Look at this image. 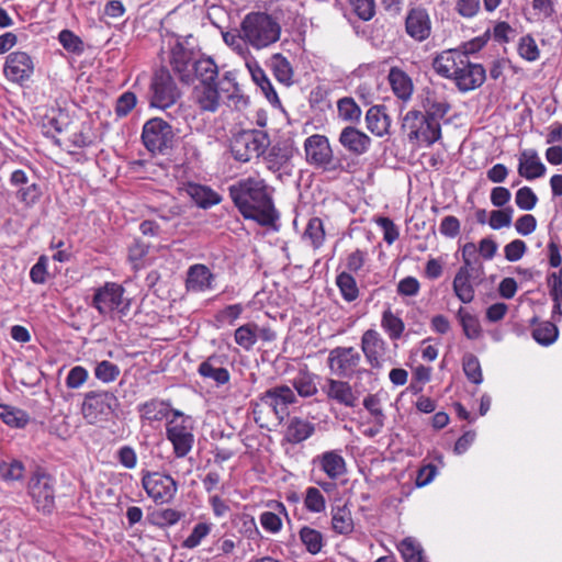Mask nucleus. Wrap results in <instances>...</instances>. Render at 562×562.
<instances>
[{
  "label": "nucleus",
  "mask_w": 562,
  "mask_h": 562,
  "mask_svg": "<svg viewBox=\"0 0 562 562\" xmlns=\"http://www.w3.org/2000/svg\"><path fill=\"white\" fill-rule=\"evenodd\" d=\"M10 183L16 188L18 201L26 207L35 205L43 194L40 184L30 182L26 172L22 169H16L11 173Z\"/></svg>",
  "instance_id": "4be33fe9"
},
{
  "label": "nucleus",
  "mask_w": 562,
  "mask_h": 562,
  "mask_svg": "<svg viewBox=\"0 0 562 562\" xmlns=\"http://www.w3.org/2000/svg\"><path fill=\"white\" fill-rule=\"evenodd\" d=\"M225 362L224 356L213 353L199 364L196 371L204 380H211L217 386L225 385L231 380V373L225 367Z\"/></svg>",
  "instance_id": "b1692460"
},
{
  "label": "nucleus",
  "mask_w": 562,
  "mask_h": 562,
  "mask_svg": "<svg viewBox=\"0 0 562 562\" xmlns=\"http://www.w3.org/2000/svg\"><path fill=\"white\" fill-rule=\"evenodd\" d=\"M397 550L405 562H424L423 549L412 537L404 538L397 544Z\"/></svg>",
  "instance_id": "5fc2aeb1"
},
{
  "label": "nucleus",
  "mask_w": 562,
  "mask_h": 562,
  "mask_svg": "<svg viewBox=\"0 0 562 562\" xmlns=\"http://www.w3.org/2000/svg\"><path fill=\"white\" fill-rule=\"evenodd\" d=\"M381 328L391 341L400 340L405 334V323L398 312L390 306L381 314Z\"/></svg>",
  "instance_id": "72a5a7b5"
},
{
  "label": "nucleus",
  "mask_w": 562,
  "mask_h": 562,
  "mask_svg": "<svg viewBox=\"0 0 562 562\" xmlns=\"http://www.w3.org/2000/svg\"><path fill=\"white\" fill-rule=\"evenodd\" d=\"M304 153L306 162L316 168H322L328 172H346L355 171L356 162L348 160L342 162V158L335 159L329 139L325 135L313 134L304 140Z\"/></svg>",
  "instance_id": "423d86ee"
},
{
  "label": "nucleus",
  "mask_w": 562,
  "mask_h": 562,
  "mask_svg": "<svg viewBox=\"0 0 562 562\" xmlns=\"http://www.w3.org/2000/svg\"><path fill=\"white\" fill-rule=\"evenodd\" d=\"M124 292L125 290L121 284L105 282L94 290L91 306L102 316L126 315L130 302L124 297Z\"/></svg>",
  "instance_id": "9d476101"
},
{
  "label": "nucleus",
  "mask_w": 562,
  "mask_h": 562,
  "mask_svg": "<svg viewBox=\"0 0 562 562\" xmlns=\"http://www.w3.org/2000/svg\"><path fill=\"white\" fill-rule=\"evenodd\" d=\"M60 45L69 53L81 54L85 49L83 41L70 30H61L58 34Z\"/></svg>",
  "instance_id": "680f3d73"
},
{
  "label": "nucleus",
  "mask_w": 562,
  "mask_h": 562,
  "mask_svg": "<svg viewBox=\"0 0 562 562\" xmlns=\"http://www.w3.org/2000/svg\"><path fill=\"white\" fill-rule=\"evenodd\" d=\"M35 72V60L26 52L14 50L8 54L3 64L4 78L16 86L24 87Z\"/></svg>",
  "instance_id": "4468645a"
},
{
  "label": "nucleus",
  "mask_w": 562,
  "mask_h": 562,
  "mask_svg": "<svg viewBox=\"0 0 562 562\" xmlns=\"http://www.w3.org/2000/svg\"><path fill=\"white\" fill-rule=\"evenodd\" d=\"M0 464V479L4 482L19 481L23 479L25 468L21 461L13 460L10 463L1 461Z\"/></svg>",
  "instance_id": "0e129e2a"
},
{
  "label": "nucleus",
  "mask_w": 562,
  "mask_h": 562,
  "mask_svg": "<svg viewBox=\"0 0 562 562\" xmlns=\"http://www.w3.org/2000/svg\"><path fill=\"white\" fill-rule=\"evenodd\" d=\"M182 517L183 514L177 509L162 508L151 514V521L160 528H166L178 524Z\"/></svg>",
  "instance_id": "bf43d9fd"
},
{
  "label": "nucleus",
  "mask_w": 562,
  "mask_h": 562,
  "mask_svg": "<svg viewBox=\"0 0 562 562\" xmlns=\"http://www.w3.org/2000/svg\"><path fill=\"white\" fill-rule=\"evenodd\" d=\"M363 407L368 411L369 415L373 417V424L376 426L370 434L381 432L385 424V414L381 406V400L378 394H369L363 398Z\"/></svg>",
  "instance_id": "8fccbe9b"
},
{
  "label": "nucleus",
  "mask_w": 562,
  "mask_h": 562,
  "mask_svg": "<svg viewBox=\"0 0 562 562\" xmlns=\"http://www.w3.org/2000/svg\"><path fill=\"white\" fill-rule=\"evenodd\" d=\"M221 93L227 99L239 97L240 88L235 71H225L218 83L195 85L192 89L191 100L201 113H215L221 106Z\"/></svg>",
  "instance_id": "20e7f679"
},
{
  "label": "nucleus",
  "mask_w": 562,
  "mask_h": 562,
  "mask_svg": "<svg viewBox=\"0 0 562 562\" xmlns=\"http://www.w3.org/2000/svg\"><path fill=\"white\" fill-rule=\"evenodd\" d=\"M319 465L325 474L336 480L347 472L346 461L337 450L325 451L319 456Z\"/></svg>",
  "instance_id": "f704fd0d"
},
{
  "label": "nucleus",
  "mask_w": 562,
  "mask_h": 562,
  "mask_svg": "<svg viewBox=\"0 0 562 562\" xmlns=\"http://www.w3.org/2000/svg\"><path fill=\"white\" fill-rule=\"evenodd\" d=\"M532 338L542 346L552 345L559 336L557 325L549 321L538 322L535 317L531 321Z\"/></svg>",
  "instance_id": "58836bf2"
},
{
  "label": "nucleus",
  "mask_w": 562,
  "mask_h": 562,
  "mask_svg": "<svg viewBox=\"0 0 562 562\" xmlns=\"http://www.w3.org/2000/svg\"><path fill=\"white\" fill-rule=\"evenodd\" d=\"M361 355L353 347H336L329 351L327 364L331 373L338 378L359 376L370 373L367 369L359 368Z\"/></svg>",
  "instance_id": "f8f14e48"
},
{
  "label": "nucleus",
  "mask_w": 562,
  "mask_h": 562,
  "mask_svg": "<svg viewBox=\"0 0 562 562\" xmlns=\"http://www.w3.org/2000/svg\"><path fill=\"white\" fill-rule=\"evenodd\" d=\"M304 508L308 513L321 514L326 509V499L323 493L314 486H308L304 495Z\"/></svg>",
  "instance_id": "864d4df0"
},
{
  "label": "nucleus",
  "mask_w": 562,
  "mask_h": 562,
  "mask_svg": "<svg viewBox=\"0 0 562 562\" xmlns=\"http://www.w3.org/2000/svg\"><path fill=\"white\" fill-rule=\"evenodd\" d=\"M336 284L341 296L347 302H352L359 296L356 279L349 272H341L336 278Z\"/></svg>",
  "instance_id": "3c124183"
},
{
  "label": "nucleus",
  "mask_w": 562,
  "mask_h": 562,
  "mask_svg": "<svg viewBox=\"0 0 562 562\" xmlns=\"http://www.w3.org/2000/svg\"><path fill=\"white\" fill-rule=\"evenodd\" d=\"M193 77L199 81L196 85L218 83L221 79L218 67L211 57H203L194 61L192 68Z\"/></svg>",
  "instance_id": "473e14b6"
},
{
  "label": "nucleus",
  "mask_w": 562,
  "mask_h": 562,
  "mask_svg": "<svg viewBox=\"0 0 562 562\" xmlns=\"http://www.w3.org/2000/svg\"><path fill=\"white\" fill-rule=\"evenodd\" d=\"M269 66L274 78L280 83H283L285 86H290L292 83L293 69L286 57H284L280 53L273 54L270 58Z\"/></svg>",
  "instance_id": "79ce46f5"
},
{
  "label": "nucleus",
  "mask_w": 562,
  "mask_h": 562,
  "mask_svg": "<svg viewBox=\"0 0 562 562\" xmlns=\"http://www.w3.org/2000/svg\"><path fill=\"white\" fill-rule=\"evenodd\" d=\"M517 52L518 55L527 61H536L540 57V49L536 40L530 34L520 37Z\"/></svg>",
  "instance_id": "052dcab7"
},
{
  "label": "nucleus",
  "mask_w": 562,
  "mask_h": 562,
  "mask_svg": "<svg viewBox=\"0 0 562 562\" xmlns=\"http://www.w3.org/2000/svg\"><path fill=\"white\" fill-rule=\"evenodd\" d=\"M423 113L438 123H440V120L450 111V104L445 99L437 97L434 92H427L423 100Z\"/></svg>",
  "instance_id": "ea45409f"
},
{
  "label": "nucleus",
  "mask_w": 562,
  "mask_h": 562,
  "mask_svg": "<svg viewBox=\"0 0 562 562\" xmlns=\"http://www.w3.org/2000/svg\"><path fill=\"white\" fill-rule=\"evenodd\" d=\"M515 202L520 210L530 211L536 206L538 196L531 188L522 187L517 190Z\"/></svg>",
  "instance_id": "338daca9"
},
{
  "label": "nucleus",
  "mask_w": 562,
  "mask_h": 562,
  "mask_svg": "<svg viewBox=\"0 0 562 562\" xmlns=\"http://www.w3.org/2000/svg\"><path fill=\"white\" fill-rule=\"evenodd\" d=\"M325 238L323 221L316 216L310 218L303 233V239L308 240L313 249L317 250L324 245Z\"/></svg>",
  "instance_id": "a18cd8bd"
},
{
  "label": "nucleus",
  "mask_w": 562,
  "mask_h": 562,
  "mask_svg": "<svg viewBox=\"0 0 562 562\" xmlns=\"http://www.w3.org/2000/svg\"><path fill=\"white\" fill-rule=\"evenodd\" d=\"M391 116L386 113L384 104L372 105L366 113L367 128L376 137H384L390 133Z\"/></svg>",
  "instance_id": "c756f323"
},
{
  "label": "nucleus",
  "mask_w": 562,
  "mask_h": 562,
  "mask_svg": "<svg viewBox=\"0 0 562 562\" xmlns=\"http://www.w3.org/2000/svg\"><path fill=\"white\" fill-rule=\"evenodd\" d=\"M315 432V425L306 418L293 416L288 420L284 440L291 445L301 443Z\"/></svg>",
  "instance_id": "7c9ffc66"
},
{
  "label": "nucleus",
  "mask_w": 562,
  "mask_h": 562,
  "mask_svg": "<svg viewBox=\"0 0 562 562\" xmlns=\"http://www.w3.org/2000/svg\"><path fill=\"white\" fill-rule=\"evenodd\" d=\"M169 411V403L158 398H151L138 405L140 418L148 422L162 420L168 416Z\"/></svg>",
  "instance_id": "e433bc0d"
},
{
  "label": "nucleus",
  "mask_w": 562,
  "mask_h": 562,
  "mask_svg": "<svg viewBox=\"0 0 562 562\" xmlns=\"http://www.w3.org/2000/svg\"><path fill=\"white\" fill-rule=\"evenodd\" d=\"M517 171L526 180H535L543 177L547 168L535 149H525L519 154Z\"/></svg>",
  "instance_id": "c85d7f7f"
},
{
  "label": "nucleus",
  "mask_w": 562,
  "mask_h": 562,
  "mask_svg": "<svg viewBox=\"0 0 562 562\" xmlns=\"http://www.w3.org/2000/svg\"><path fill=\"white\" fill-rule=\"evenodd\" d=\"M323 392L328 400L335 401L336 403L346 407H355L357 396L349 382L336 379H327L326 385L323 387Z\"/></svg>",
  "instance_id": "cd10ccee"
},
{
  "label": "nucleus",
  "mask_w": 562,
  "mask_h": 562,
  "mask_svg": "<svg viewBox=\"0 0 562 562\" xmlns=\"http://www.w3.org/2000/svg\"><path fill=\"white\" fill-rule=\"evenodd\" d=\"M194 52L177 42L170 49L169 64L179 80L184 83L192 81Z\"/></svg>",
  "instance_id": "5701e85b"
},
{
  "label": "nucleus",
  "mask_w": 562,
  "mask_h": 562,
  "mask_svg": "<svg viewBox=\"0 0 562 562\" xmlns=\"http://www.w3.org/2000/svg\"><path fill=\"white\" fill-rule=\"evenodd\" d=\"M360 347L371 369H381L383 367L387 344L376 329L369 328L363 331Z\"/></svg>",
  "instance_id": "aec40b11"
},
{
  "label": "nucleus",
  "mask_w": 562,
  "mask_h": 562,
  "mask_svg": "<svg viewBox=\"0 0 562 562\" xmlns=\"http://www.w3.org/2000/svg\"><path fill=\"white\" fill-rule=\"evenodd\" d=\"M211 522H198L191 533L182 541L183 549L192 550L201 544V542L211 533Z\"/></svg>",
  "instance_id": "4d7b16f0"
},
{
  "label": "nucleus",
  "mask_w": 562,
  "mask_h": 562,
  "mask_svg": "<svg viewBox=\"0 0 562 562\" xmlns=\"http://www.w3.org/2000/svg\"><path fill=\"white\" fill-rule=\"evenodd\" d=\"M297 403V396L294 390L289 385H277L265 391L260 397L259 403L254 407V419L260 428H269L268 409L272 412L278 425L284 423L289 417V406Z\"/></svg>",
  "instance_id": "7ed1b4c3"
},
{
  "label": "nucleus",
  "mask_w": 562,
  "mask_h": 562,
  "mask_svg": "<svg viewBox=\"0 0 562 562\" xmlns=\"http://www.w3.org/2000/svg\"><path fill=\"white\" fill-rule=\"evenodd\" d=\"M290 157L291 155L285 147L274 145L268 150L267 155L265 156V161L267 164V168L276 172L288 164Z\"/></svg>",
  "instance_id": "603ef678"
},
{
  "label": "nucleus",
  "mask_w": 562,
  "mask_h": 562,
  "mask_svg": "<svg viewBox=\"0 0 562 562\" xmlns=\"http://www.w3.org/2000/svg\"><path fill=\"white\" fill-rule=\"evenodd\" d=\"M215 276L210 268L203 263H194L189 267L186 278L188 292L202 293L213 289Z\"/></svg>",
  "instance_id": "a878e982"
},
{
  "label": "nucleus",
  "mask_w": 562,
  "mask_h": 562,
  "mask_svg": "<svg viewBox=\"0 0 562 562\" xmlns=\"http://www.w3.org/2000/svg\"><path fill=\"white\" fill-rule=\"evenodd\" d=\"M480 282L470 274L456 273L452 281L453 293L462 303L469 304L475 296L474 283Z\"/></svg>",
  "instance_id": "4c0bfd02"
},
{
  "label": "nucleus",
  "mask_w": 562,
  "mask_h": 562,
  "mask_svg": "<svg viewBox=\"0 0 562 562\" xmlns=\"http://www.w3.org/2000/svg\"><path fill=\"white\" fill-rule=\"evenodd\" d=\"M150 105L158 109H167L173 105L181 95L169 70H157L150 82Z\"/></svg>",
  "instance_id": "2eb2a0df"
},
{
  "label": "nucleus",
  "mask_w": 562,
  "mask_h": 562,
  "mask_svg": "<svg viewBox=\"0 0 562 562\" xmlns=\"http://www.w3.org/2000/svg\"><path fill=\"white\" fill-rule=\"evenodd\" d=\"M269 144V136L266 132L247 130L240 131L232 137L229 149L235 160L248 162L252 158L260 157Z\"/></svg>",
  "instance_id": "1a4fd4ad"
},
{
  "label": "nucleus",
  "mask_w": 562,
  "mask_h": 562,
  "mask_svg": "<svg viewBox=\"0 0 562 562\" xmlns=\"http://www.w3.org/2000/svg\"><path fill=\"white\" fill-rule=\"evenodd\" d=\"M331 528L338 535H349L353 531L355 525L351 512L346 505L333 508Z\"/></svg>",
  "instance_id": "37998d69"
},
{
  "label": "nucleus",
  "mask_w": 562,
  "mask_h": 562,
  "mask_svg": "<svg viewBox=\"0 0 562 562\" xmlns=\"http://www.w3.org/2000/svg\"><path fill=\"white\" fill-rule=\"evenodd\" d=\"M0 419L10 427L24 428L30 416L23 409L0 403Z\"/></svg>",
  "instance_id": "49530a36"
},
{
  "label": "nucleus",
  "mask_w": 562,
  "mask_h": 562,
  "mask_svg": "<svg viewBox=\"0 0 562 562\" xmlns=\"http://www.w3.org/2000/svg\"><path fill=\"white\" fill-rule=\"evenodd\" d=\"M317 375L308 370H300L292 380V386L301 397H312L317 394Z\"/></svg>",
  "instance_id": "a19ab883"
},
{
  "label": "nucleus",
  "mask_w": 562,
  "mask_h": 562,
  "mask_svg": "<svg viewBox=\"0 0 562 562\" xmlns=\"http://www.w3.org/2000/svg\"><path fill=\"white\" fill-rule=\"evenodd\" d=\"M299 537L306 551L313 555L319 553L325 544L323 533L310 526H303L299 531Z\"/></svg>",
  "instance_id": "c03bdc74"
},
{
  "label": "nucleus",
  "mask_w": 562,
  "mask_h": 562,
  "mask_svg": "<svg viewBox=\"0 0 562 562\" xmlns=\"http://www.w3.org/2000/svg\"><path fill=\"white\" fill-rule=\"evenodd\" d=\"M173 137L171 125L160 117L150 119L143 126V144L153 154H165L172 147Z\"/></svg>",
  "instance_id": "ddd939ff"
},
{
  "label": "nucleus",
  "mask_w": 562,
  "mask_h": 562,
  "mask_svg": "<svg viewBox=\"0 0 562 562\" xmlns=\"http://www.w3.org/2000/svg\"><path fill=\"white\" fill-rule=\"evenodd\" d=\"M31 495L37 510L50 513L55 506L54 480L45 473H35L29 482Z\"/></svg>",
  "instance_id": "f3484780"
},
{
  "label": "nucleus",
  "mask_w": 562,
  "mask_h": 562,
  "mask_svg": "<svg viewBox=\"0 0 562 562\" xmlns=\"http://www.w3.org/2000/svg\"><path fill=\"white\" fill-rule=\"evenodd\" d=\"M167 439L171 442L173 454L184 458L193 448L194 435L188 419H171L166 426Z\"/></svg>",
  "instance_id": "a211bd4d"
},
{
  "label": "nucleus",
  "mask_w": 562,
  "mask_h": 562,
  "mask_svg": "<svg viewBox=\"0 0 562 562\" xmlns=\"http://www.w3.org/2000/svg\"><path fill=\"white\" fill-rule=\"evenodd\" d=\"M137 97L132 91L123 92L116 100L114 112L117 117L127 116L136 106Z\"/></svg>",
  "instance_id": "69168bd1"
},
{
  "label": "nucleus",
  "mask_w": 562,
  "mask_h": 562,
  "mask_svg": "<svg viewBox=\"0 0 562 562\" xmlns=\"http://www.w3.org/2000/svg\"><path fill=\"white\" fill-rule=\"evenodd\" d=\"M387 82L393 94L403 103L411 101L414 93V83L406 71L397 66L390 68Z\"/></svg>",
  "instance_id": "bb28decb"
},
{
  "label": "nucleus",
  "mask_w": 562,
  "mask_h": 562,
  "mask_svg": "<svg viewBox=\"0 0 562 562\" xmlns=\"http://www.w3.org/2000/svg\"><path fill=\"white\" fill-rule=\"evenodd\" d=\"M482 0H454V12L463 19L471 20L479 15Z\"/></svg>",
  "instance_id": "e2e57ef3"
},
{
  "label": "nucleus",
  "mask_w": 562,
  "mask_h": 562,
  "mask_svg": "<svg viewBox=\"0 0 562 562\" xmlns=\"http://www.w3.org/2000/svg\"><path fill=\"white\" fill-rule=\"evenodd\" d=\"M277 339V333L271 326L259 327L254 322L240 325L234 331V341L245 351H250L261 340L263 342H272Z\"/></svg>",
  "instance_id": "6ab92c4d"
},
{
  "label": "nucleus",
  "mask_w": 562,
  "mask_h": 562,
  "mask_svg": "<svg viewBox=\"0 0 562 562\" xmlns=\"http://www.w3.org/2000/svg\"><path fill=\"white\" fill-rule=\"evenodd\" d=\"M50 124L55 130L50 135L55 144L67 147L70 153H72L71 148H85L92 144L90 136L74 123H67L63 127L58 120L53 119Z\"/></svg>",
  "instance_id": "412c9836"
},
{
  "label": "nucleus",
  "mask_w": 562,
  "mask_h": 562,
  "mask_svg": "<svg viewBox=\"0 0 562 562\" xmlns=\"http://www.w3.org/2000/svg\"><path fill=\"white\" fill-rule=\"evenodd\" d=\"M187 192L195 204L202 209H209L222 201L221 195L213 189L199 183H189Z\"/></svg>",
  "instance_id": "c9c22d12"
},
{
  "label": "nucleus",
  "mask_w": 562,
  "mask_h": 562,
  "mask_svg": "<svg viewBox=\"0 0 562 562\" xmlns=\"http://www.w3.org/2000/svg\"><path fill=\"white\" fill-rule=\"evenodd\" d=\"M246 66L249 70L252 81L261 89L267 100L272 104L280 103L277 91L274 90L270 79L268 78L266 71L260 67V65L256 60H250L246 63Z\"/></svg>",
  "instance_id": "2f4dec72"
},
{
  "label": "nucleus",
  "mask_w": 562,
  "mask_h": 562,
  "mask_svg": "<svg viewBox=\"0 0 562 562\" xmlns=\"http://www.w3.org/2000/svg\"><path fill=\"white\" fill-rule=\"evenodd\" d=\"M119 405L115 394L108 390H92L83 395L80 413L89 425L108 422Z\"/></svg>",
  "instance_id": "6e6552de"
},
{
  "label": "nucleus",
  "mask_w": 562,
  "mask_h": 562,
  "mask_svg": "<svg viewBox=\"0 0 562 562\" xmlns=\"http://www.w3.org/2000/svg\"><path fill=\"white\" fill-rule=\"evenodd\" d=\"M464 336L470 340L479 339L482 336V327L479 318L465 308L460 307L457 313Z\"/></svg>",
  "instance_id": "09e8293b"
},
{
  "label": "nucleus",
  "mask_w": 562,
  "mask_h": 562,
  "mask_svg": "<svg viewBox=\"0 0 562 562\" xmlns=\"http://www.w3.org/2000/svg\"><path fill=\"white\" fill-rule=\"evenodd\" d=\"M228 195L246 220L265 227L274 226L279 220L273 202V188L259 173L240 178L231 184Z\"/></svg>",
  "instance_id": "f257e3e1"
},
{
  "label": "nucleus",
  "mask_w": 562,
  "mask_h": 562,
  "mask_svg": "<svg viewBox=\"0 0 562 562\" xmlns=\"http://www.w3.org/2000/svg\"><path fill=\"white\" fill-rule=\"evenodd\" d=\"M89 379L88 370L82 366L71 368L66 376V386L71 390L80 389Z\"/></svg>",
  "instance_id": "774afa93"
},
{
  "label": "nucleus",
  "mask_w": 562,
  "mask_h": 562,
  "mask_svg": "<svg viewBox=\"0 0 562 562\" xmlns=\"http://www.w3.org/2000/svg\"><path fill=\"white\" fill-rule=\"evenodd\" d=\"M93 372L97 380L109 384L119 378L121 369L109 360H102L95 364Z\"/></svg>",
  "instance_id": "13d9d810"
},
{
  "label": "nucleus",
  "mask_w": 562,
  "mask_h": 562,
  "mask_svg": "<svg viewBox=\"0 0 562 562\" xmlns=\"http://www.w3.org/2000/svg\"><path fill=\"white\" fill-rule=\"evenodd\" d=\"M240 32L247 44L261 49L279 41L281 26L266 12H250L243 19Z\"/></svg>",
  "instance_id": "39448f33"
},
{
  "label": "nucleus",
  "mask_w": 562,
  "mask_h": 562,
  "mask_svg": "<svg viewBox=\"0 0 562 562\" xmlns=\"http://www.w3.org/2000/svg\"><path fill=\"white\" fill-rule=\"evenodd\" d=\"M402 131L408 140L417 145L431 146L441 138V125L419 110H409L402 120Z\"/></svg>",
  "instance_id": "0eeeda50"
},
{
  "label": "nucleus",
  "mask_w": 562,
  "mask_h": 562,
  "mask_svg": "<svg viewBox=\"0 0 562 562\" xmlns=\"http://www.w3.org/2000/svg\"><path fill=\"white\" fill-rule=\"evenodd\" d=\"M337 112L340 120L357 124L361 120L362 111L351 97H344L337 101Z\"/></svg>",
  "instance_id": "de8ad7c7"
},
{
  "label": "nucleus",
  "mask_w": 562,
  "mask_h": 562,
  "mask_svg": "<svg viewBox=\"0 0 562 562\" xmlns=\"http://www.w3.org/2000/svg\"><path fill=\"white\" fill-rule=\"evenodd\" d=\"M462 368L467 379L473 384H481L483 382V373L481 363L476 356L467 353L462 358Z\"/></svg>",
  "instance_id": "6e6d98bb"
},
{
  "label": "nucleus",
  "mask_w": 562,
  "mask_h": 562,
  "mask_svg": "<svg viewBox=\"0 0 562 562\" xmlns=\"http://www.w3.org/2000/svg\"><path fill=\"white\" fill-rule=\"evenodd\" d=\"M142 486L157 505L171 503L178 492L177 481L160 472L142 471Z\"/></svg>",
  "instance_id": "9b49d317"
},
{
  "label": "nucleus",
  "mask_w": 562,
  "mask_h": 562,
  "mask_svg": "<svg viewBox=\"0 0 562 562\" xmlns=\"http://www.w3.org/2000/svg\"><path fill=\"white\" fill-rule=\"evenodd\" d=\"M437 75L453 81L460 92L480 88L486 79V70L481 64L472 63L467 53L460 49H446L432 60Z\"/></svg>",
  "instance_id": "f03ea898"
},
{
  "label": "nucleus",
  "mask_w": 562,
  "mask_h": 562,
  "mask_svg": "<svg viewBox=\"0 0 562 562\" xmlns=\"http://www.w3.org/2000/svg\"><path fill=\"white\" fill-rule=\"evenodd\" d=\"M404 29L406 35L414 42L427 41L432 33V21L428 9L422 4L409 7L404 19Z\"/></svg>",
  "instance_id": "dca6fc26"
},
{
  "label": "nucleus",
  "mask_w": 562,
  "mask_h": 562,
  "mask_svg": "<svg viewBox=\"0 0 562 562\" xmlns=\"http://www.w3.org/2000/svg\"><path fill=\"white\" fill-rule=\"evenodd\" d=\"M338 142L347 151L355 156L364 155L370 149L372 143L364 132L351 125L341 130Z\"/></svg>",
  "instance_id": "393cba45"
}]
</instances>
